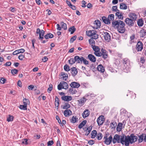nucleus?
I'll return each mask as SVG.
<instances>
[{"label": "nucleus", "instance_id": "57", "mask_svg": "<svg viewBox=\"0 0 146 146\" xmlns=\"http://www.w3.org/2000/svg\"><path fill=\"white\" fill-rule=\"evenodd\" d=\"M18 72V70L17 69H13L11 71V73L13 75L17 74Z\"/></svg>", "mask_w": 146, "mask_h": 146}, {"label": "nucleus", "instance_id": "31", "mask_svg": "<svg viewBox=\"0 0 146 146\" xmlns=\"http://www.w3.org/2000/svg\"><path fill=\"white\" fill-rule=\"evenodd\" d=\"M120 8L122 9H127V7L126 5L124 3H120Z\"/></svg>", "mask_w": 146, "mask_h": 146}, {"label": "nucleus", "instance_id": "63", "mask_svg": "<svg viewBox=\"0 0 146 146\" xmlns=\"http://www.w3.org/2000/svg\"><path fill=\"white\" fill-rule=\"evenodd\" d=\"M82 7H86V1H82Z\"/></svg>", "mask_w": 146, "mask_h": 146}, {"label": "nucleus", "instance_id": "9", "mask_svg": "<svg viewBox=\"0 0 146 146\" xmlns=\"http://www.w3.org/2000/svg\"><path fill=\"white\" fill-rule=\"evenodd\" d=\"M143 48V44L140 41H139L136 45L135 49L137 52L142 51Z\"/></svg>", "mask_w": 146, "mask_h": 146}, {"label": "nucleus", "instance_id": "55", "mask_svg": "<svg viewBox=\"0 0 146 146\" xmlns=\"http://www.w3.org/2000/svg\"><path fill=\"white\" fill-rule=\"evenodd\" d=\"M94 54L96 56H98L100 57L102 56V54L100 51H99L94 52Z\"/></svg>", "mask_w": 146, "mask_h": 146}, {"label": "nucleus", "instance_id": "1", "mask_svg": "<svg viewBox=\"0 0 146 146\" xmlns=\"http://www.w3.org/2000/svg\"><path fill=\"white\" fill-rule=\"evenodd\" d=\"M125 145L126 146H129V143L132 144L136 142L137 139V136L134 135L133 134H131L130 136L125 135Z\"/></svg>", "mask_w": 146, "mask_h": 146}, {"label": "nucleus", "instance_id": "33", "mask_svg": "<svg viewBox=\"0 0 146 146\" xmlns=\"http://www.w3.org/2000/svg\"><path fill=\"white\" fill-rule=\"evenodd\" d=\"M44 37L45 39H48L49 38H52L54 37V35L51 33H49L45 35Z\"/></svg>", "mask_w": 146, "mask_h": 146}, {"label": "nucleus", "instance_id": "41", "mask_svg": "<svg viewBox=\"0 0 146 146\" xmlns=\"http://www.w3.org/2000/svg\"><path fill=\"white\" fill-rule=\"evenodd\" d=\"M60 25L62 29L65 30L67 29V25L66 23H64L63 22H62L60 23Z\"/></svg>", "mask_w": 146, "mask_h": 146}, {"label": "nucleus", "instance_id": "8", "mask_svg": "<svg viewBox=\"0 0 146 146\" xmlns=\"http://www.w3.org/2000/svg\"><path fill=\"white\" fill-rule=\"evenodd\" d=\"M125 23L123 21L121 23L120 25L117 28L118 32L120 33H123L125 31Z\"/></svg>", "mask_w": 146, "mask_h": 146}, {"label": "nucleus", "instance_id": "58", "mask_svg": "<svg viewBox=\"0 0 146 146\" xmlns=\"http://www.w3.org/2000/svg\"><path fill=\"white\" fill-rule=\"evenodd\" d=\"M140 33L141 37H143L145 35L146 32L143 30L141 31Z\"/></svg>", "mask_w": 146, "mask_h": 146}, {"label": "nucleus", "instance_id": "62", "mask_svg": "<svg viewBox=\"0 0 146 146\" xmlns=\"http://www.w3.org/2000/svg\"><path fill=\"white\" fill-rule=\"evenodd\" d=\"M6 81V79L3 78H2L0 80V82L3 84H4Z\"/></svg>", "mask_w": 146, "mask_h": 146}, {"label": "nucleus", "instance_id": "13", "mask_svg": "<svg viewBox=\"0 0 146 146\" xmlns=\"http://www.w3.org/2000/svg\"><path fill=\"white\" fill-rule=\"evenodd\" d=\"M103 36L106 40L108 42L110 41L111 40V37L110 35L108 33L106 32L104 33Z\"/></svg>", "mask_w": 146, "mask_h": 146}, {"label": "nucleus", "instance_id": "40", "mask_svg": "<svg viewBox=\"0 0 146 146\" xmlns=\"http://www.w3.org/2000/svg\"><path fill=\"white\" fill-rule=\"evenodd\" d=\"M76 29L74 26L71 27L69 29V31L70 32V34H72L74 33V31H75Z\"/></svg>", "mask_w": 146, "mask_h": 146}, {"label": "nucleus", "instance_id": "39", "mask_svg": "<svg viewBox=\"0 0 146 146\" xmlns=\"http://www.w3.org/2000/svg\"><path fill=\"white\" fill-rule=\"evenodd\" d=\"M144 134H142L141 135L139 136V139H138L139 143L142 142L144 140Z\"/></svg>", "mask_w": 146, "mask_h": 146}, {"label": "nucleus", "instance_id": "44", "mask_svg": "<svg viewBox=\"0 0 146 146\" xmlns=\"http://www.w3.org/2000/svg\"><path fill=\"white\" fill-rule=\"evenodd\" d=\"M110 127L111 129H114L115 128L117 125V124L116 122H113L111 123L110 124Z\"/></svg>", "mask_w": 146, "mask_h": 146}, {"label": "nucleus", "instance_id": "60", "mask_svg": "<svg viewBox=\"0 0 146 146\" xmlns=\"http://www.w3.org/2000/svg\"><path fill=\"white\" fill-rule=\"evenodd\" d=\"M27 141V139H23L22 140V143L25 145H27L28 144Z\"/></svg>", "mask_w": 146, "mask_h": 146}, {"label": "nucleus", "instance_id": "4", "mask_svg": "<svg viewBox=\"0 0 146 146\" xmlns=\"http://www.w3.org/2000/svg\"><path fill=\"white\" fill-rule=\"evenodd\" d=\"M104 143L107 145L111 144L113 138L111 135H110L109 133H106L104 135Z\"/></svg>", "mask_w": 146, "mask_h": 146}, {"label": "nucleus", "instance_id": "5", "mask_svg": "<svg viewBox=\"0 0 146 146\" xmlns=\"http://www.w3.org/2000/svg\"><path fill=\"white\" fill-rule=\"evenodd\" d=\"M96 31L92 30L86 31L87 35L89 36H92L93 38L96 39L98 38V35L96 34Z\"/></svg>", "mask_w": 146, "mask_h": 146}, {"label": "nucleus", "instance_id": "15", "mask_svg": "<svg viewBox=\"0 0 146 146\" xmlns=\"http://www.w3.org/2000/svg\"><path fill=\"white\" fill-rule=\"evenodd\" d=\"M125 22L129 26H132L133 25V21L129 18H126L125 20Z\"/></svg>", "mask_w": 146, "mask_h": 146}, {"label": "nucleus", "instance_id": "53", "mask_svg": "<svg viewBox=\"0 0 146 146\" xmlns=\"http://www.w3.org/2000/svg\"><path fill=\"white\" fill-rule=\"evenodd\" d=\"M55 102V105L58 106L59 104V100L58 98L56 96V97Z\"/></svg>", "mask_w": 146, "mask_h": 146}, {"label": "nucleus", "instance_id": "19", "mask_svg": "<svg viewBox=\"0 0 146 146\" xmlns=\"http://www.w3.org/2000/svg\"><path fill=\"white\" fill-rule=\"evenodd\" d=\"M129 17L133 21L135 20L137 18V15L133 13H130L129 14Z\"/></svg>", "mask_w": 146, "mask_h": 146}, {"label": "nucleus", "instance_id": "25", "mask_svg": "<svg viewBox=\"0 0 146 146\" xmlns=\"http://www.w3.org/2000/svg\"><path fill=\"white\" fill-rule=\"evenodd\" d=\"M115 15L119 19L123 20V14L121 12L119 11L115 13Z\"/></svg>", "mask_w": 146, "mask_h": 146}, {"label": "nucleus", "instance_id": "64", "mask_svg": "<svg viewBox=\"0 0 146 146\" xmlns=\"http://www.w3.org/2000/svg\"><path fill=\"white\" fill-rule=\"evenodd\" d=\"M94 141L93 140H90L88 141V144L90 145H92L94 143Z\"/></svg>", "mask_w": 146, "mask_h": 146}, {"label": "nucleus", "instance_id": "21", "mask_svg": "<svg viewBox=\"0 0 146 146\" xmlns=\"http://www.w3.org/2000/svg\"><path fill=\"white\" fill-rule=\"evenodd\" d=\"M86 100V99L84 97H83L80 100H78V105L79 106H82L83 105Z\"/></svg>", "mask_w": 146, "mask_h": 146}, {"label": "nucleus", "instance_id": "51", "mask_svg": "<svg viewBox=\"0 0 146 146\" xmlns=\"http://www.w3.org/2000/svg\"><path fill=\"white\" fill-rule=\"evenodd\" d=\"M82 60V62H83L84 64L85 65H88V61L83 57Z\"/></svg>", "mask_w": 146, "mask_h": 146}, {"label": "nucleus", "instance_id": "46", "mask_svg": "<svg viewBox=\"0 0 146 146\" xmlns=\"http://www.w3.org/2000/svg\"><path fill=\"white\" fill-rule=\"evenodd\" d=\"M92 48L95 52L99 51H100L99 48L97 46H93Z\"/></svg>", "mask_w": 146, "mask_h": 146}, {"label": "nucleus", "instance_id": "18", "mask_svg": "<svg viewBox=\"0 0 146 146\" xmlns=\"http://www.w3.org/2000/svg\"><path fill=\"white\" fill-rule=\"evenodd\" d=\"M83 58L82 56L79 57V56H76L74 57V59L77 63L82 64Z\"/></svg>", "mask_w": 146, "mask_h": 146}, {"label": "nucleus", "instance_id": "7", "mask_svg": "<svg viewBox=\"0 0 146 146\" xmlns=\"http://www.w3.org/2000/svg\"><path fill=\"white\" fill-rule=\"evenodd\" d=\"M125 23L123 21L121 23L120 25L117 28L118 32L120 33H123L125 31Z\"/></svg>", "mask_w": 146, "mask_h": 146}, {"label": "nucleus", "instance_id": "27", "mask_svg": "<svg viewBox=\"0 0 146 146\" xmlns=\"http://www.w3.org/2000/svg\"><path fill=\"white\" fill-rule=\"evenodd\" d=\"M72 112L70 110H66L64 112V114L65 117H67L72 114Z\"/></svg>", "mask_w": 146, "mask_h": 146}, {"label": "nucleus", "instance_id": "24", "mask_svg": "<svg viewBox=\"0 0 146 146\" xmlns=\"http://www.w3.org/2000/svg\"><path fill=\"white\" fill-rule=\"evenodd\" d=\"M88 58L90 61L92 62H94L96 61L95 57L92 54H89L88 56Z\"/></svg>", "mask_w": 146, "mask_h": 146}, {"label": "nucleus", "instance_id": "26", "mask_svg": "<svg viewBox=\"0 0 146 146\" xmlns=\"http://www.w3.org/2000/svg\"><path fill=\"white\" fill-rule=\"evenodd\" d=\"M97 69L98 71L100 72L101 73H103L105 71L104 67L101 64H100L98 66Z\"/></svg>", "mask_w": 146, "mask_h": 146}, {"label": "nucleus", "instance_id": "37", "mask_svg": "<svg viewBox=\"0 0 146 146\" xmlns=\"http://www.w3.org/2000/svg\"><path fill=\"white\" fill-rule=\"evenodd\" d=\"M61 76L63 80H66L68 78V75L66 74L63 73H61Z\"/></svg>", "mask_w": 146, "mask_h": 146}, {"label": "nucleus", "instance_id": "59", "mask_svg": "<svg viewBox=\"0 0 146 146\" xmlns=\"http://www.w3.org/2000/svg\"><path fill=\"white\" fill-rule=\"evenodd\" d=\"M64 70L67 71L70 70L69 66L67 65H65L64 66Z\"/></svg>", "mask_w": 146, "mask_h": 146}, {"label": "nucleus", "instance_id": "2", "mask_svg": "<svg viewBox=\"0 0 146 146\" xmlns=\"http://www.w3.org/2000/svg\"><path fill=\"white\" fill-rule=\"evenodd\" d=\"M125 135L120 136L119 135L115 134L113 139H112V142L113 144L115 143L116 142L118 143H121L122 145H125Z\"/></svg>", "mask_w": 146, "mask_h": 146}, {"label": "nucleus", "instance_id": "23", "mask_svg": "<svg viewBox=\"0 0 146 146\" xmlns=\"http://www.w3.org/2000/svg\"><path fill=\"white\" fill-rule=\"evenodd\" d=\"M25 51L24 49L21 48L14 51L13 53V55H16L20 53H23Z\"/></svg>", "mask_w": 146, "mask_h": 146}, {"label": "nucleus", "instance_id": "20", "mask_svg": "<svg viewBox=\"0 0 146 146\" xmlns=\"http://www.w3.org/2000/svg\"><path fill=\"white\" fill-rule=\"evenodd\" d=\"M61 99L64 101H69L72 100V97L70 96H63L61 97Z\"/></svg>", "mask_w": 146, "mask_h": 146}, {"label": "nucleus", "instance_id": "16", "mask_svg": "<svg viewBox=\"0 0 146 146\" xmlns=\"http://www.w3.org/2000/svg\"><path fill=\"white\" fill-rule=\"evenodd\" d=\"M90 113V111L88 109H86L82 114V116L84 118L87 117Z\"/></svg>", "mask_w": 146, "mask_h": 146}, {"label": "nucleus", "instance_id": "42", "mask_svg": "<svg viewBox=\"0 0 146 146\" xmlns=\"http://www.w3.org/2000/svg\"><path fill=\"white\" fill-rule=\"evenodd\" d=\"M122 124L121 123H119L118 124L117 128V131H120L122 129Z\"/></svg>", "mask_w": 146, "mask_h": 146}, {"label": "nucleus", "instance_id": "6", "mask_svg": "<svg viewBox=\"0 0 146 146\" xmlns=\"http://www.w3.org/2000/svg\"><path fill=\"white\" fill-rule=\"evenodd\" d=\"M68 85L66 82L64 81H62L58 85L57 88L59 90H60L62 89L66 90L68 88Z\"/></svg>", "mask_w": 146, "mask_h": 146}, {"label": "nucleus", "instance_id": "17", "mask_svg": "<svg viewBox=\"0 0 146 146\" xmlns=\"http://www.w3.org/2000/svg\"><path fill=\"white\" fill-rule=\"evenodd\" d=\"M102 52V56L104 59H106L107 58L108 56V52L106 50L102 48L101 50Z\"/></svg>", "mask_w": 146, "mask_h": 146}, {"label": "nucleus", "instance_id": "50", "mask_svg": "<svg viewBox=\"0 0 146 146\" xmlns=\"http://www.w3.org/2000/svg\"><path fill=\"white\" fill-rule=\"evenodd\" d=\"M117 6H113L112 7V11H113L116 12V13L117 12L119 11L117 9Z\"/></svg>", "mask_w": 146, "mask_h": 146}, {"label": "nucleus", "instance_id": "34", "mask_svg": "<svg viewBox=\"0 0 146 146\" xmlns=\"http://www.w3.org/2000/svg\"><path fill=\"white\" fill-rule=\"evenodd\" d=\"M97 135V131L95 130L92 131L91 133V137L92 138H94Z\"/></svg>", "mask_w": 146, "mask_h": 146}, {"label": "nucleus", "instance_id": "56", "mask_svg": "<svg viewBox=\"0 0 146 146\" xmlns=\"http://www.w3.org/2000/svg\"><path fill=\"white\" fill-rule=\"evenodd\" d=\"M27 107L26 106L23 105H20L19 106L20 109L22 110H26L27 109Z\"/></svg>", "mask_w": 146, "mask_h": 146}, {"label": "nucleus", "instance_id": "29", "mask_svg": "<svg viewBox=\"0 0 146 146\" xmlns=\"http://www.w3.org/2000/svg\"><path fill=\"white\" fill-rule=\"evenodd\" d=\"M108 20L111 23V21H113L114 19V15L113 14L110 15H108Z\"/></svg>", "mask_w": 146, "mask_h": 146}, {"label": "nucleus", "instance_id": "47", "mask_svg": "<svg viewBox=\"0 0 146 146\" xmlns=\"http://www.w3.org/2000/svg\"><path fill=\"white\" fill-rule=\"evenodd\" d=\"M97 135V138L98 140L101 139L103 137L101 133H98Z\"/></svg>", "mask_w": 146, "mask_h": 146}, {"label": "nucleus", "instance_id": "32", "mask_svg": "<svg viewBox=\"0 0 146 146\" xmlns=\"http://www.w3.org/2000/svg\"><path fill=\"white\" fill-rule=\"evenodd\" d=\"M78 120V119L76 116H73L70 120V122L72 123H75Z\"/></svg>", "mask_w": 146, "mask_h": 146}, {"label": "nucleus", "instance_id": "43", "mask_svg": "<svg viewBox=\"0 0 146 146\" xmlns=\"http://www.w3.org/2000/svg\"><path fill=\"white\" fill-rule=\"evenodd\" d=\"M23 103L24 105L27 106V104L29 103V101L28 99L24 98L23 100Z\"/></svg>", "mask_w": 146, "mask_h": 146}, {"label": "nucleus", "instance_id": "3", "mask_svg": "<svg viewBox=\"0 0 146 146\" xmlns=\"http://www.w3.org/2000/svg\"><path fill=\"white\" fill-rule=\"evenodd\" d=\"M123 65V68L124 72H128L130 70V61L129 59L126 58L122 60Z\"/></svg>", "mask_w": 146, "mask_h": 146}, {"label": "nucleus", "instance_id": "45", "mask_svg": "<svg viewBox=\"0 0 146 146\" xmlns=\"http://www.w3.org/2000/svg\"><path fill=\"white\" fill-rule=\"evenodd\" d=\"M14 117L11 115H9L7 118V121L8 122L12 121L13 120Z\"/></svg>", "mask_w": 146, "mask_h": 146}, {"label": "nucleus", "instance_id": "38", "mask_svg": "<svg viewBox=\"0 0 146 146\" xmlns=\"http://www.w3.org/2000/svg\"><path fill=\"white\" fill-rule=\"evenodd\" d=\"M86 120L83 121L79 124L78 126V128L80 129L82 128L86 124Z\"/></svg>", "mask_w": 146, "mask_h": 146}, {"label": "nucleus", "instance_id": "11", "mask_svg": "<svg viewBox=\"0 0 146 146\" xmlns=\"http://www.w3.org/2000/svg\"><path fill=\"white\" fill-rule=\"evenodd\" d=\"M122 21L120 20H115L114 21H113L112 22V26L114 27V28L117 29V28L120 25Z\"/></svg>", "mask_w": 146, "mask_h": 146}, {"label": "nucleus", "instance_id": "35", "mask_svg": "<svg viewBox=\"0 0 146 146\" xmlns=\"http://www.w3.org/2000/svg\"><path fill=\"white\" fill-rule=\"evenodd\" d=\"M130 40L129 43L130 44H132L135 42V35H133L130 37Z\"/></svg>", "mask_w": 146, "mask_h": 146}, {"label": "nucleus", "instance_id": "10", "mask_svg": "<svg viewBox=\"0 0 146 146\" xmlns=\"http://www.w3.org/2000/svg\"><path fill=\"white\" fill-rule=\"evenodd\" d=\"M36 33L39 34V39L42 40L44 38V31L42 30H40L39 28L37 29Z\"/></svg>", "mask_w": 146, "mask_h": 146}, {"label": "nucleus", "instance_id": "14", "mask_svg": "<svg viewBox=\"0 0 146 146\" xmlns=\"http://www.w3.org/2000/svg\"><path fill=\"white\" fill-rule=\"evenodd\" d=\"M94 26L93 28L95 29H97L99 28L101 25L100 21L98 20H96L94 23Z\"/></svg>", "mask_w": 146, "mask_h": 146}, {"label": "nucleus", "instance_id": "49", "mask_svg": "<svg viewBox=\"0 0 146 146\" xmlns=\"http://www.w3.org/2000/svg\"><path fill=\"white\" fill-rule=\"evenodd\" d=\"M70 107V105L68 103L65 104L64 106H63L62 108L63 109H67Z\"/></svg>", "mask_w": 146, "mask_h": 146}, {"label": "nucleus", "instance_id": "48", "mask_svg": "<svg viewBox=\"0 0 146 146\" xmlns=\"http://www.w3.org/2000/svg\"><path fill=\"white\" fill-rule=\"evenodd\" d=\"M68 61L69 64L71 65H72L74 64L76 62L74 58V59L73 58H70L69 60Z\"/></svg>", "mask_w": 146, "mask_h": 146}, {"label": "nucleus", "instance_id": "30", "mask_svg": "<svg viewBox=\"0 0 146 146\" xmlns=\"http://www.w3.org/2000/svg\"><path fill=\"white\" fill-rule=\"evenodd\" d=\"M102 19L103 21L105 24H110V23L109 21L108 20V18H107L105 17H102Z\"/></svg>", "mask_w": 146, "mask_h": 146}, {"label": "nucleus", "instance_id": "28", "mask_svg": "<svg viewBox=\"0 0 146 146\" xmlns=\"http://www.w3.org/2000/svg\"><path fill=\"white\" fill-rule=\"evenodd\" d=\"M71 71L72 74L73 76H75L77 73V70L75 68H71Z\"/></svg>", "mask_w": 146, "mask_h": 146}, {"label": "nucleus", "instance_id": "61", "mask_svg": "<svg viewBox=\"0 0 146 146\" xmlns=\"http://www.w3.org/2000/svg\"><path fill=\"white\" fill-rule=\"evenodd\" d=\"M19 59L20 60H23L24 58H25V56L24 55L21 54L19 56Z\"/></svg>", "mask_w": 146, "mask_h": 146}, {"label": "nucleus", "instance_id": "36", "mask_svg": "<svg viewBox=\"0 0 146 146\" xmlns=\"http://www.w3.org/2000/svg\"><path fill=\"white\" fill-rule=\"evenodd\" d=\"M137 24L139 26H142L143 24V20L141 19H139L137 21Z\"/></svg>", "mask_w": 146, "mask_h": 146}, {"label": "nucleus", "instance_id": "22", "mask_svg": "<svg viewBox=\"0 0 146 146\" xmlns=\"http://www.w3.org/2000/svg\"><path fill=\"white\" fill-rule=\"evenodd\" d=\"M70 86L73 88H78L80 87V84L76 82H73L71 83L70 85Z\"/></svg>", "mask_w": 146, "mask_h": 146}, {"label": "nucleus", "instance_id": "12", "mask_svg": "<svg viewBox=\"0 0 146 146\" xmlns=\"http://www.w3.org/2000/svg\"><path fill=\"white\" fill-rule=\"evenodd\" d=\"M104 116L103 115L100 116L97 119V122L99 125H102L104 121Z\"/></svg>", "mask_w": 146, "mask_h": 146}, {"label": "nucleus", "instance_id": "52", "mask_svg": "<svg viewBox=\"0 0 146 146\" xmlns=\"http://www.w3.org/2000/svg\"><path fill=\"white\" fill-rule=\"evenodd\" d=\"M52 89V85L51 84H50L49 85V88L48 89L47 92L50 93Z\"/></svg>", "mask_w": 146, "mask_h": 146}, {"label": "nucleus", "instance_id": "54", "mask_svg": "<svg viewBox=\"0 0 146 146\" xmlns=\"http://www.w3.org/2000/svg\"><path fill=\"white\" fill-rule=\"evenodd\" d=\"M76 36L75 35L72 37L70 39V43H72L73 42L74 40H75L76 38Z\"/></svg>", "mask_w": 146, "mask_h": 146}]
</instances>
